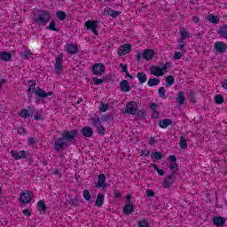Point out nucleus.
<instances>
[{"instance_id": "f257e3e1", "label": "nucleus", "mask_w": 227, "mask_h": 227, "mask_svg": "<svg viewBox=\"0 0 227 227\" xmlns=\"http://www.w3.org/2000/svg\"><path fill=\"white\" fill-rule=\"evenodd\" d=\"M77 136H79V130L77 129L64 130L61 133V137L54 141V150H56V152H61V150L68 148V143H74Z\"/></svg>"}, {"instance_id": "f03ea898", "label": "nucleus", "mask_w": 227, "mask_h": 227, "mask_svg": "<svg viewBox=\"0 0 227 227\" xmlns=\"http://www.w3.org/2000/svg\"><path fill=\"white\" fill-rule=\"evenodd\" d=\"M168 160V168L170 171H172V173L165 177L162 183L164 189H171L173 184H175V181L176 180V171H178V163H176V156L169 155Z\"/></svg>"}, {"instance_id": "7ed1b4c3", "label": "nucleus", "mask_w": 227, "mask_h": 227, "mask_svg": "<svg viewBox=\"0 0 227 227\" xmlns=\"http://www.w3.org/2000/svg\"><path fill=\"white\" fill-rule=\"evenodd\" d=\"M33 19L35 24H37L38 26H47L51 21V13H49V11L41 10L38 11V14Z\"/></svg>"}, {"instance_id": "20e7f679", "label": "nucleus", "mask_w": 227, "mask_h": 227, "mask_svg": "<svg viewBox=\"0 0 227 227\" xmlns=\"http://www.w3.org/2000/svg\"><path fill=\"white\" fill-rule=\"evenodd\" d=\"M28 83L30 84L28 88L30 90H33V93L36 95V97H39L40 98H47V97H52L54 95V92L52 91L45 92V90H43V89L40 87H36L35 89V87L36 86V81L35 80H29Z\"/></svg>"}, {"instance_id": "39448f33", "label": "nucleus", "mask_w": 227, "mask_h": 227, "mask_svg": "<svg viewBox=\"0 0 227 227\" xmlns=\"http://www.w3.org/2000/svg\"><path fill=\"white\" fill-rule=\"evenodd\" d=\"M84 27L87 28V31H91L93 35L98 36V21L94 20H88L84 23Z\"/></svg>"}, {"instance_id": "423d86ee", "label": "nucleus", "mask_w": 227, "mask_h": 227, "mask_svg": "<svg viewBox=\"0 0 227 227\" xmlns=\"http://www.w3.org/2000/svg\"><path fill=\"white\" fill-rule=\"evenodd\" d=\"M20 201L22 202L23 205H29V203L33 201V192L29 190L23 191L20 196Z\"/></svg>"}, {"instance_id": "0eeeda50", "label": "nucleus", "mask_w": 227, "mask_h": 227, "mask_svg": "<svg viewBox=\"0 0 227 227\" xmlns=\"http://www.w3.org/2000/svg\"><path fill=\"white\" fill-rule=\"evenodd\" d=\"M91 72L93 75H104L106 74V66L102 63H95L92 66Z\"/></svg>"}, {"instance_id": "6e6552de", "label": "nucleus", "mask_w": 227, "mask_h": 227, "mask_svg": "<svg viewBox=\"0 0 227 227\" xmlns=\"http://www.w3.org/2000/svg\"><path fill=\"white\" fill-rule=\"evenodd\" d=\"M54 68L57 75L61 74V70L63 69V54H59L55 59Z\"/></svg>"}, {"instance_id": "1a4fd4ad", "label": "nucleus", "mask_w": 227, "mask_h": 227, "mask_svg": "<svg viewBox=\"0 0 227 227\" xmlns=\"http://www.w3.org/2000/svg\"><path fill=\"white\" fill-rule=\"evenodd\" d=\"M130 51H132V44L125 43L117 49V54L118 56H125L129 54Z\"/></svg>"}, {"instance_id": "9d476101", "label": "nucleus", "mask_w": 227, "mask_h": 227, "mask_svg": "<svg viewBox=\"0 0 227 227\" xmlns=\"http://www.w3.org/2000/svg\"><path fill=\"white\" fill-rule=\"evenodd\" d=\"M125 109L128 114H132L133 116H136V113L137 111V103L136 101H129L127 103Z\"/></svg>"}, {"instance_id": "9b49d317", "label": "nucleus", "mask_w": 227, "mask_h": 227, "mask_svg": "<svg viewBox=\"0 0 227 227\" xmlns=\"http://www.w3.org/2000/svg\"><path fill=\"white\" fill-rule=\"evenodd\" d=\"M11 155L14 160H20L22 159H27V154L26 153L25 150L22 151H17V150H12Z\"/></svg>"}, {"instance_id": "f8f14e48", "label": "nucleus", "mask_w": 227, "mask_h": 227, "mask_svg": "<svg viewBox=\"0 0 227 227\" xmlns=\"http://www.w3.org/2000/svg\"><path fill=\"white\" fill-rule=\"evenodd\" d=\"M226 49H227V45L224 42L217 41L215 43V46H214L215 52L224 54V52H226Z\"/></svg>"}, {"instance_id": "ddd939ff", "label": "nucleus", "mask_w": 227, "mask_h": 227, "mask_svg": "<svg viewBox=\"0 0 227 227\" xmlns=\"http://www.w3.org/2000/svg\"><path fill=\"white\" fill-rule=\"evenodd\" d=\"M98 189H107V184H106V174H99L98 176V183L96 184Z\"/></svg>"}, {"instance_id": "4468645a", "label": "nucleus", "mask_w": 227, "mask_h": 227, "mask_svg": "<svg viewBox=\"0 0 227 227\" xmlns=\"http://www.w3.org/2000/svg\"><path fill=\"white\" fill-rule=\"evenodd\" d=\"M154 56H155V51H153V50L152 49L144 50V52L142 54V58L143 59H145V61H152Z\"/></svg>"}, {"instance_id": "2eb2a0df", "label": "nucleus", "mask_w": 227, "mask_h": 227, "mask_svg": "<svg viewBox=\"0 0 227 227\" xmlns=\"http://www.w3.org/2000/svg\"><path fill=\"white\" fill-rule=\"evenodd\" d=\"M66 51L67 54H77V52L79 51V47L77 46V44L70 43L66 45Z\"/></svg>"}, {"instance_id": "dca6fc26", "label": "nucleus", "mask_w": 227, "mask_h": 227, "mask_svg": "<svg viewBox=\"0 0 227 227\" xmlns=\"http://www.w3.org/2000/svg\"><path fill=\"white\" fill-rule=\"evenodd\" d=\"M149 70L152 75L155 77H162V69L159 66H150Z\"/></svg>"}, {"instance_id": "f3484780", "label": "nucleus", "mask_w": 227, "mask_h": 227, "mask_svg": "<svg viewBox=\"0 0 227 227\" xmlns=\"http://www.w3.org/2000/svg\"><path fill=\"white\" fill-rule=\"evenodd\" d=\"M81 134L83 137H91L93 136V128L90 126H84L81 129Z\"/></svg>"}, {"instance_id": "a211bd4d", "label": "nucleus", "mask_w": 227, "mask_h": 227, "mask_svg": "<svg viewBox=\"0 0 227 227\" xmlns=\"http://www.w3.org/2000/svg\"><path fill=\"white\" fill-rule=\"evenodd\" d=\"M134 212V204L132 202L126 203L123 207V214L130 215Z\"/></svg>"}, {"instance_id": "6ab92c4d", "label": "nucleus", "mask_w": 227, "mask_h": 227, "mask_svg": "<svg viewBox=\"0 0 227 227\" xmlns=\"http://www.w3.org/2000/svg\"><path fill=\"white\" fill-rule=\"evenodd\" d=\"M119 88L121 89V91H124V93H129L130 91V84H129V81L122 80L120 84Z\"/></svg>"}, {"instance_id": "aec40b11", "label": "nucleus", "mask_w": 227, "mask_h": 227, "mask_svg": "<svg viewBox=\"0 0 227 227\" xmlns=\"http://www.w3.org/2000/svg\"><path fill=\"white\" fill-rule=\"evenodd\" d=\"M213 223L215 224V226H224V224L226 223V218L223 217V216H215L213 219Z\"/></svg>"}, {"instance_id": "412c9836", "label": "nucleus", "mask_w": 227, "mask_h": 227, "mask_svg": "<svg viewBox=\"0 0 227 227\" xmlns=\"http://www.w3.org/2000/svg\"><path fill=\"white\" fill-rule=\"evenodd\" d=\"M37 208L40 215H43L45 212H47V205L44 200L37 201Z\"/></svg>"}, {"instance_id": "4be33fe9", "label": "nucleus", "mask_w": 227, "mask_h": 227, "mask_svg": "<svg viewBox=\"0 0 227 227\" xmlns=\"http://www.w3.org/2000/svg\"><path fill=\"white\" fill-rule=\"evenodd\" d=\"M173 124V121H171V119H163L159 121L158 122V126L160 129H168V127H169V125Z\"/></svg>"}, {"instance_id": "5701e85b", "label": "nucleus", "mask_w": 227, "mask_h": 227, "mask_svg": "<svg viewBox=\"0 0 227 227\" xmlns=\"http://www.w3.org/2000/svg\"><path fill=\"white\" fill-rule=\"evenodd\" d=\"M12 55L9 51H1L0 52V61H12Z\"/></svg>"}, {"instance_id": "b1692460", "label": "nucleus", "mask_w": 227, "mask_h": 227, "mask_svg": "<svg viewBox=\"0 0 227 227\" xmlns=\"http://www.w3.org/2000/svg\"><path fill=\"white\" fill-rule=\"evenodd\" d=\"M105 12H106V15L113 17V19H118V17H120V15H121V12L114 11L111 8L105 10Z\"/></svg>"}, {"instance_id": "393cba45", "label": "nucleus", "mask_w": 227, "mask_h": 227, "mask_svg": "<svg viewBox=\"0 0 227 227\" xmlns=\"http://www.w3.org/2000/svg\"><path fill=\"white\" fill-rule=\"evenodd\" d=\"M179 34L181 42H185L187 38H191V34H189L184 27L179 29Z\"/></svg>"}, {"instance_id": "a878e982", "label": "nucleus", "mask_w": 227, "mask_h": 227, "mask_svg": "<svg viewBox=\"0 0 227 227\" xmlns=\"http://www.w3.org/2000/svg\"><path fill=\"white\" fill-rule=\"evenodd\" d=\"M137 79H138L139 84H145L148 81V76L144 72H138L137 74Z\"/></svg>"}, {"instance_id": "bb28decb", "label": "nucleus", "mask_w": 227, "mask_h": 227, "mask_svg": "<svg viewBox=\"0 0 227 227\" xmlns=\"http://www.w3.org/2000/svg\"><path fill=\"white\" fill-rule=\"evenodd\" d=\"M176 103L179 106H184V104L185 103V94L184 93V91L180 90L177 93Z\"/></svg>"}, {"instance_id": "cd10ccee", "label": "nucleus", "mask_w": 227, "mask_h": 227, "mask_svg": "<svg viewBox=\"0 0 227 227\" xmlns=\"http://www.w3.org/2000/svg\"><path fill=\"white\" fill-rule=\"evenodd\" d=\"M91 125L92 127H95V129H98V127L102 126V120L100 117H92Z\"/></svg>"}, {"instance_id": "c85d7f7f", "label": "nucleus", "mask_w": 227, "mask_h": 227, "mask_svg": "<svg viewBox=\"0 0 227 227\" xmlns=\"http://www.w3.org/2000/svg\"><path fill=\"white\" fill-rule=\"evenodd\" d=\"M162 157H164L162 155V153H160L159 151L153 150V152L151 153V159H154L155 160H162Z\"/></svg>"}, {"instance_id": "c756f323", "label": "nucleus", "mask_w": 227, "mask_h": 227, "mask_svg": "<svg viewBox=\"0 0 227 227\" xmlns=\"http://www.w3.org/2000/svg\"><path fill=\"white\" fill-rule=\"evenodd\" d=\"M165 84L167 88L173 86L175 84V76L174 75H168L165 78Z\"/></svg>"}, {"instance_id": "7c9ffc66", "label": "nucleus", "mask_w": 227, "mask_h": 227, "mask_svg": "<svg viewBox=\"0 0 227 227\" xmlns=\"http://www.w3.org/2000/svg\"><path fill=\"white\" fill-rule=\"evenodd\" d=\"M160 84V80L159 78H150L147 82L149 88H153V86H159Z\"/></svg>"}, {"instance_id": "2f4dec72", "label": "nucleus", "mask_w": 227, "mask_h": 227, "mask_svg": "<svg viewBox=\"0 0 227 227\" xmlns=\"http://www.w3.org/2000/svg\"><path fill=\"white\" fill-rule=\"evenodd\" d=\"M104 198H106V195L103 193H98V197L96 199V207H102L104 205Z\"/></svg>"}, {"instance_id": "473e14b6", "label": "nucleus", "mask_w": 227, "mask_h": 227, "mask_svg": "<svg viewBox=\"0 0 227 227\" xmlns=\"http://www.w3.org/2000/svg\"><path fill=\"white\" fill-rule=\"evenodd\" d=\"M19 116L20 118H23L24 120H27V118H29V116H31V113H29V110L27 108H24L19 113Z\"/></svg>"}, {"instance_id": "72a5a7b5", "label": "nucleus", "mask_w": 227, "mask_h": 227, "mask_svg": "<svg viewBox=\"0 0 227 227\" xmlns=\"http://www.w3.org/2000/svg\"><path fill=\"white\" fill-rule=\"evenodd\" d=\"M152 113H153V118H159V113L157 112V107H158V105L155 104V103H152L150 106H149Z\"/></svg>"}, {"instance_id": "f704fd0d", "label": "nucleus", "mask_w": 227, "mask_h": 227, "mask_svg": "<svg viewBox=\"0 0 227 227\" xmlns=\"http://www.w3.org/2000/svg\"><path fill=\"white\" fill-rule=\"evenodd\" d=\"M187 139H185V137L181 136L179 140V148H181V150H185L187 149Z\"/></svg>"}, {"instance_id": "c9c22d12", "label": "nucleus", "mask_w": 227, "mask_h": 227, "mask_svg": "<svg viewBox=\"0 0 227 227\" xmlns=\"http://www.w3.org/2000/svg\"><path fill=\"white\" fill-rule=\"evenodd\" d=\"M47 30L50 31H56L57 33H59V28L56 27V21H54V20H52L50 22V25L48 27H46Z\"/></svg>"}, {"instance_id": "e433bc0d", "label": "nucleus", "mask_w": 227, "mask_h": 227, "mask_svg": "<svg viewBox=\"0 0 227 227\" xmlns=\"http://www.w3.org/2000/svg\"><path fill=\"white\" fill-rule=\"evenodd\" d=\"M20 56L23 58V59H29V57L33 56V52L31 50L27 49L24 52H20Z\"/></svg>"}, {"instance_id": "4c0bfd02", "label": "nucleus", "mask_w": 227, "mask_h": 227, "mask_svg": "<svg viewBox=\"0 0 227 227\" xmlns=\"http://www.w3.org/2000/svg\"><path fill=\"white\" fill-rule=\"evenodd\" d=\"M207 19L209 22H211V24H218L219 23V18L214 14H209Z\"/></svg>"}, {"instance_id": "58836bf2", "label": "nucleus", "mask_w": 227, "mask_h": 227, "mask_svg": "<svg viewBox=\"0 0 227 227\" xmlns=\"http://www.w3.org/2000/svg\"><path fill=\"white\" fill-rule=\"evenodd\" d=\"M57 18L59 20H65V19H67V12H65V11H58Z\"/></svg>"}, {"instance_id": "ea45409f", "label": "nucleus", "mask_w": 227, "mask_h": 227, "mask_svg": "<svg viewBox=\"0 0 227 227\" xmlns=\"http://www.w3.org/2000/svg\"><path fill=\"white\" fill-rule=\"evenodd\" d=\"M83 200L86 201H90L91 200V193H90L89 190H83L82 192Z\"/></svg>"}, {"instance_id": "a19ab883", "label": "nucleus", "mask_w": 227, "mask_h": 227, "mask_svg": "<svg viewBox=\"0 0 227 227\" xmlns=\"http://www.w3.org/2000/svg\"><path fill=\"white\" fill-rule=\"evenodd\" d=\"M215 102L217 105H221L224 103V98L223 97V95H216L215 97Z\"/></svg>"}, {"instance_id": "79ce46f5", "label": "nucleus", "mask_w": 227, "mask_h": 227, "mask_svg": "<svg viewBox=\"0 0 227 227\" xmlns=\"http://www.w3.org/2000/svg\"><path fill=\"white\" fill-rule=\"evenodd\" d=\"M158 95L160 98H166V89H164V87H160L158 90Z\"/></svg>"}, {"instance_id": "37998d69", "label": "nucleus", "mask_w": 227, "mask_h": 227, "mask_svg": "<svg viewBox=\"0 0 227 227\" xmlns=\"http://www.w3.org/2000/svg\"><path fill=\"white\" fill-rule=\"evenodd\" d=\"M177 49L181 51V52H187V49H185V43L181 40L178 42Z\"/></svg>"}, {"instance_id": "c03bdc74", "label": "nucleus", "mask_w": 227, "mask_h": 227, "mask_svg": "<svg viewBox=\"0 0 227 227\" xmlns=\"http://www.w3.org/2000/svg\"><path fill=\"white\" fill-rule=\"evenodd\" d=\"M17 132L20 136H26V134H27V129H26V128L21 126L18 128Z\"/></svg>"}, {"instance_id": "a18cd8bd", "label": "nucleus", "mask_w": 227, "mask_h": 227, "mask_svg": "<svg viewBox=\"0 0 227 227\" xmlns=\"http://www.w3.org/2000/svg\"><path fill=\"white\" fill-rule=\"evenodd\" d=\"M169 67H171V65L168 62L162 65V67H160L162 75H164V74H168V69L169 68Z\"/></svg>"}, {"instance_id": "49530a36", "label": "nucleus", "mask_w": 227, "mask_h": 227, "mask_svg": "<svg viewBox=\"0 0 227 227\" xmlns=\"http://www.w3.org/2000/svg\"><path fill=\"white\" fill-rule=\"evenodd\" d=\"M137 226L138 227H152L150 225H148V222L146 221V219H143L141 221L137 222Z\"/></svg>"}, {"instance_id": "de8ad7c7", "label": "nucleus", "mask_w": 227, "mask_h": 227, "mask_svg": "<svg viewBox=\"0 0 227 227\" xmlns=\"http://www.w3.org/2000/svg\"><path fill=\"white\" fill-rule=\"evenodd\" d=\"M107 109H109V105L108 104L102 103L99 106V112L100 113H106Z\"/></svg>"}, {"instance_id": "09e8293b", "label": "nucleus", "mask_w": 227, "mask_h": 227, "mask_svg": "<svg viewBox=\"0 0 227 227\" xmlns=\"http://www.w3.org/2000/svg\"><path fill=\"white\" fill-rule=\"evenodd\" d=\"M96 129H97L98 134H99V136H106V128L104 126L101 125Z\"/></svg>"}, {"instance_id": "8fccbe9b", "label": "nucleus", "mask_w": 227, "mask_h": 227, "mask_svg": "<svg viewBox=\"0 0 227 227\" xmlns=\"http://www.w3.org/2000/svg\"><path fill=\"white\" fill-rule=\"evenodd\" d=\"M92 82L95 86H98V84L104 83V80L100 79V78L94 77V78H92Z\"/></svg>"}, {"instance_id": "3c124183", "label": "nucleus", "mask_w": 227, "mask_h": 227, "mask_svg": "<svg viewBox=\"0 0 227 227\" xmlns=\"http://www.w3.org/2000/svg\"><path fill=\"white\" fill-rule=\"evenodd\" d=\"M38 143V138L36 137H30L27 140V145L29 146H33V145H36Z\"/></svg>"}, {"instance_id": "603ef678", "label": "nucleus", "mask_w": 227, "mask_h": 227, "mask_svg": "<svg viewBox=\"0 0 227 227\" xmlns=\"http://www.w3.org/2000/svg\"><path fill=\"white\" fill-rule=\"evenodd\" d=\"M140 157H144V159H146L147 157H150V151L146 149H142Z\"/></svg>"}, {"instance_id": "864d4df0", "label": "nucleus", "mask_w": 227, "mask_h": 227, "mask_svg": "<svg viewBox=\"0 0 227 227\" xmlns=\"http://www.w3.org/2000/svg\"><path fill=\"white\" fill-rule=\"evenodd\" d=\"M120 198H121V192H119L118 189H114V200H120Z\"/></svg>"}, {"instance_id": "5fc2aeb1", "label": "nucleus", "mask_w": 227, "mask_h": 227, "mask_svg": "<svg viewBox=\"0 0 227 227\" xmlns=\"http://www.w3.org/2000/svg\"><path fill=\"white\" fill-rule=\"evenodd\" d=\"M33 212V209L26 208L22 210L23 215H26L27 217H31V214Z\"/></svg>"}, {"instance_id": "6e6d98bb", "label": "nucleus", "mask_w": 227, "mask_h": 227, "mask_svg": "<svg viewBox=\"0 0 227 227\" xmlns=\"http://www.w3.org/2000/svg\"><path fill=\"white\" fill-rule=\"evenodd\" d=\"M135 116H141L142 118H145V111L137 108Z\"/></svg>"}, {"instance_id": "4d7b16f0", "label": "nucleus", "mask_w": 227, "mask_h": 227, "mask_svg": "<svg viewBox=\"0 0 227 227\" xmlns=\"http://www.w3.org/2000/svg\"><path fill=\"white\" fill-rule=\"evenodd\" d=\"M157 143V140L155 139V137H151L148 141L149 146H153Z\"/></svg>"}, {"instance_id": "13d9d810", "label": "nucleus", "mask_w": 227, "mask_h": 227, "mask_svg": "<svg viewBox=\"0 0 227 227\" xmlns=\"http://www.w3.org/2000/svg\"><path fill=\"white\" fill-rule=\"evenodd\" d=\"M119 67L121 68L122 73L127 74V72H129L127 65L121 63L119 64Z\"/></svg>"}, {"instance_id": "bf43d9fd", "label": "nucleus", "mask_w": 227, "mask_h": 227, "mask_svg": "<svg viewBox=\"0 0 227 227\" xmlns=\"http://www.w3.org/2000/svg\"><path fill=\"white\" fill-rule=\"evenodd\" d=\"M109 120H111V116H109L108 114H104L103 116H101V121L107 122L109 121Z\"/></svg>"}, {"instance_id": "052dcab7", "label": "nucleus", "mask_w": 227, "mask_h": 227, "mask_svg": "<svg viewBox=\"0 0 227 227\" xmlns=\"http://www.w3.org/2000/svg\"><path fill=\"white\" fill-rule=\"evenodd\" d=\"M141 58H143V53H141L140 51H138L136 55H135V59L137 60V61H141Z\"/></svg>"}, {"instance_id": "680f3d73", "label": "nucleus", "mask_w": 227, "mask_h": 227, "mask_svg": "<svg viewBox=\"0 0 227 227\" xmlns=\"http://www.w3.org/2000/svg\"><path fill=\"white\" fill-rule=\"evenodd\" d=\"M146 195L148 196V198H153V196H155V192H153V190H147Z\"/></svg>"}, {"instance_id": "e2e57ef3", "label": "nucleus", "mask_w": 227, "mask_h": 227, "mask_svg": "<svg viewBox=\"0 0 227 227\" xmlns=\"http://www.w3.org/2000/svg\"><path fill=\"white\" fill-rule=\"evenodd\" d=\"M174 59H182V52L176 51L174 54Z\"/></svg>"}, {"instance_id": "0e129e2a", "label": "nucleus", "mask_w": 227, "mask_h": 227, "mask_svg": "<svg viewBox=\"0 0 227 227\" xmlns=\"http://www.w3.org/2000/svg\"><path fill=\"white\" fill-rule=\"evenodd\" d=\"M160 176H164L166 175V171L159 168L158 171H156Z\"/></svg>"}, {"instance_id": "69168bd1", "label": "nucleus", "mask_w": 227, "mask_h": 227, "mask_svg": "<svg viewBox=\"0 0 227 227\" xmlns=\"http://www.w3.org/2000/svg\"><path fill=\"white\" fill-rule=\"evenodd\" d=\"M192 21L194 22V24H199L200 18L198 16H193L192 17Z\"/></svg>"}, {"instance_id": "338daca9", "label": "nucleus", "mask_w": 227, "mask_h": 227, "mask_svg": "<svg viewBox=\"0 0 227 227\" xmlns=\"http://www.w3.org/2000/svg\"><path fill=\"white\" fill-rule=\"evenodd\" d=\"M222 36H223V38H227V28H223L222 30Z\"/></svg>"}, {"instance_id": "774afa93", "label": "nucleus", "mask_w": 227, "mask_h": 227, "mask_svg": "<svg viewBox=\"0 0 227 227\" xmlns=\"http://www.w3.org/2000/svg\"><path fill=\"white\" fill-rule=\"evenodd\" d=\"M222 88H223V90H227V79H225V80L222 82Z\"/></svg>"}]
</instances>
